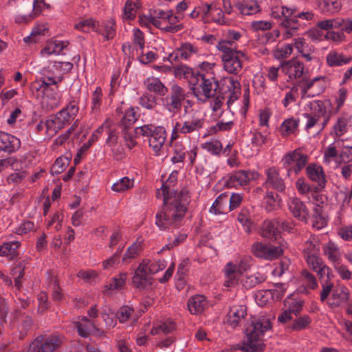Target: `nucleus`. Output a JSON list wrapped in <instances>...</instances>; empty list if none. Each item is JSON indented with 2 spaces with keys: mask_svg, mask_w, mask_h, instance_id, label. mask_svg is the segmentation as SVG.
<instances>
[{
  "mask_svg": "<svg viewBox=\"0 0 352 352\" xmlns=\"http://www.w3.org/2000/svg\"><path fill=\"white\" fill-rule=\"evenodd\" d=\"M260 234L261 236L273 239H277V236L279 235L276 228L274 226V223L270 221H265L261 228Z\"/></svg>",
  "mask_w": 352,
  "mask_h": 352,
  "instance_id": "nucleus-35",
  "label": "nucleus"
},
{
  "mask_svg": "<svg viewBox=\"0 0 352 352\" xmlns=\"http://www.w3.org/2000/svg\"><path fill=\"white\" fill-rule=\"evenodd\" d=\"M252 252L256 257L273 260L281 256L283 250L280 246L267 245L261 242L252 245Z\"/></svg>",
  "mask_w": 352,
  "mask_h": 352,
  "instance_id": "nucleus-11",
  "label": "nucleus"
},
{
  "mask_svg": "<svg viewBox=\"0 0 352 352\" xmlns=\"http://www.w3.org/2000/svg\"><path fill=\"white\" fill-rule=\"evenodd\" d=\"M181 19L182 17L175 16L173 14L172 16H170V19H169V21H168L169 25H166V27L163 28V31L164 32L176 33L182 30L184 28L183 24H177Z\"/></svg>",
  "mask_w": 352,
  "mask_h": 352,
  "instance_id": "nucleus-47",
  "label": "nucleus"
},
{
  "mask_svg": "<svg viewBox=\"0 0 352 352\" xmlns=\"http://www.w3.org/2000/svg\"><path fill=\"white\" fill-rule=\"evenodd\" d=\"M258 177L259 174L256 171L239 170L230 175L227 184L230 187L246 186L250 180H256Z\"/></svg>",
  "mask_w": 352,
  "mask_h": 352,
  "instance_id": "nucleus-14",
  "label": "nucleus"
},
{
  "mask_svg": "<svg viewBox=\"0 0 352 352\" xmlns=\"http://www.w3.org/2000/svg\"><path fill=\"white\" fill-rule=\"evenodd\" d=\"M287 206L290 213L295 219L305 223L307 222L309 212L302 201L296 197H290Z\"/></svg>",
  "mask_w": 352,
  "mask_h": 352,
  "instance_id": "nucleus-13",
  "label": "nucleus"
},
{
  "mask_svg": "<svg viewBox=\"0 0 352 352\" xmlns=\"http://www.w3.org/2000/svg\"><path fill=\"white\" fill-rule=\"evenodd\" d=\"M198 52L197 48L190 43H184L177 48L174 52L169 54V60L179 61L182 60H187L192 54Z\"/></svg>",
  "mask_w": 352,
  "mask_h": 352,
  "instance_id": "nucleus-18",
  "label": "nucleus"
},
{
  "mask_svg": "<svg viewBox=\"0 0 352 352\" xmlns=\"http://www.w3.org/2000/svg\"><path fill=\"white\" fill-rule=\"evenodd\" d=\"M197 72L186 65H180L173 67L174 76L176 78L186 80L188 84H190Z\"/></svg>",
  "mask_w": 352,
  "mask_h": 352,
  "instance_id": "nucleus-29",
  "label": "nucleus"
},
{
  "mask_svg": "<svg viewBox=\"0 0 352 352\" xmlns=\"http://www.w3.org/2000/svg\"><path fill=\"white\" fill-rule=\"evenodd\" d=\"M325 78L324 76L316 77L311 80L302 78L299 82L302 98L318 96L322 93L325 89Z\"/></svg>",
  "mask_w": 352,
  "mask_h": 352,
  "instance_id": "nucleus-9",
  "label": "nucleus"
},
{
  "mask_svg": "<svg viewBox=\"0 0 352 352\" xmlns=\"http://www.w3.org/2000/svg\"><path fill=\"white\" fill-rule=\"evenodd\" d=\"M65 126L56 116H51L46 120V132L49 135H54Z\"/></svg>",
  "mask_w": 352,
  "mask_h": 352,
  "instance_id": "nucleus-40",
  "label": "nucleus"
},
{
  "mask_svg": "<svg viewBox=\"0 0 352 352\" xmlns=\"http://www.w3.org/2000/svg\"><path fill=\"white\" fill-rule=\"evenodd\" d=\"M320 8L325 12H338L341 8L340 0H323L318 3Z\"/></svg>",
  "mask_w": 352,
  "mask_h": 352,
  "instance_id": "nucleus-42",
  "label": "nucleus"
},
{
  "mask_svg": "<svg viewBox=\"0 0 352 352\" xmlns=\"http://www.w3.org/2000/svg\"><path fill=\"white\" fill-rule=\"evenodd\" d=\"M101 26L102 28H98V30L101 31L100 34L104 36V40L109 41L115 37L116 34V25L114 19L111 18L103 21Z\"/></svg>",
  "mask_w": 352,
  "mask_h": 352,
  "instance_id": "nucleus-32",
  "label": "nucleus"
},
{
  "mask_svg": "<svg viewBox=\"0 0 352 352\" xmlns=\"http://www.w3.org/2000/svg\"><path fill=\"white\" fill-rule=\"evenodd\" d=\"M251 143L254 146L261 147L267 142L268 133H262L258 130L251 132Z\"/></svg>",
  "mask_w": 352,
  "mask_h": 352,
  "instance_id": "nucleus-50",
  "label": "nucleus"
},
{
  "mask_svg": "<svg viewBox=\"0 0 352 352\" xmlns=\"http://www.w3.org/2000/svg\"><path fill=\"white\" fill-rule=\"evenodd\" d=\"M349 296L348 288L344 285H338L333 289L332 295L328 298L327 303L331 307H338L346 302Z\"/></svg>",
  "mask_w": 352,
  "mask_h": 352,
  "instance_id": "nucleus-16",
  "label": "nucleus"
},
{
  "mask_svg": "<svg viewBox=\"0 0 352 352\" xmlns=\"http://www.w3.org/2000/svg\"><path fill=\"white\" fill-rule=\"evenodd\" d=\"M186 90L179 85L174 83L170 87V94L167 96L165 100V106L169 111L176 113L179 111L182 107V102L187 97Z\"/></svg>",
  "mask_w": 352,
  "mask_h": 352,
  "instance_id": "nucleus-8",
  "label": "nucleus"
},
{
  "mask_svg": "<svg viewBox=\"0 0 352 352\" xmlns=\"http://www.w3.org/2000/svg\"><path fill=\"white\" fill-rule=\"evenodd\" d=\"M279 196L273 192H268L265 197V209L268 212L275 210L278 207Z\"/></svg>",
  "mask_w": 352,
  "mask_h": 352,
  "instance_id": "nucleus-48",
  "label": "nucleus"
},
{
  "mask_svg": "<svg viewBox=\"0 0 352 352\" xmlns=\"http://www.w3.org/2000/svg\"><path fill=\"white\" fill-rule=\"evenodd\" d=\"M104 129V124L99 126L91 135L88 142L84 144L80 148V151H86L93 144V143L97 141L99 136L102 133Z\"/></svg>",
  "mask_w": 352,
  "mask_h": 352,
  "instance_id": "nucleus-61",
  "label": "nucleus"
},
{
  "mask_svg": "<svg viewBox=\"0 0 352 352\" xmlns=\"http://www.w3.org/2000/svg\"><path fill=\"white\" fill-rule=\"evenodd\" d=\"M195 97L200 101L206 102L214 98L217 94H222L219 83L212 74L197 72L189 84Z\"/></svg>",
  "mask_w": 352,
  "mask_h": 352,
  "instance_id": "nucleus-3",
  "label": "nucleus"
},
{
  "mask_svg": "<svg viewBox=\"0 0 352 352\" xmlns=\"http://www.w3.org/2000/svg\"><path fill=\"white\" fill-rule=\"evenodd\" d=\"M317 27L322 30L331 31L336 29L337 17L333 19H325L320 21L317 23Z\"/></svg>",
  "mask_w": 352,
  "mask_h": 352,
  "instance_id": "nucleus-62",
  "label": "nucleus"
},
{
  "mask_svg": "<svg viewBox=\"0 0 352 352\" xmlns=\"http://www.w3.org/2000/svg\"><path fill=\"white\" fill-rule=\"evenodd\" d=\"M45 29L43 26H37L33 28L30 36L23 38L25 43H36L38 41L39 38L44 35Z\"/></svg>",
  "mask_w": 352,
  "mask_h": 352,
  "instance_id": "nucleus-57",
  "label": "nucleus"
},
{
  "mask_svg": "<svg viewBox=\"0 0 352 352\" xmlns=\"http://www.w3.org/2000/svg\"><path fill=\"white\" fill-rule=\"evenodd\" d=\"M133 311V308L129 306H122L118 310L117 317L120 322H124L129 319Z\"/></svg>",
  "mask_w": 352,
  "mask_h": 352,
  "instance_id": "nucleus-63",
  "label": "nucleus"
},
{
  "mask_svg": "<svg viewBox=\"0 0 352 352\" xmlns=\"http://www.w3.org/2000/svg\"><path fill=\"white\" fill-rule=\"evenodd\" d=\"M144 85L148 91L160 96H165L168 91V88L164 83L158 78L155 77L146 78L144 81Z\"/></svg>",
  "mask_w": 352,
  "mask_h": 352,
  "instance_id": "nucleus-21",
  "label": "nucleus"
},
{
  "mask_svg": "<svg viewBox=\"0 0 352 352\" xmlns=\"http://www.w3.org/2000/svg\"><path fill=\"white\" fill-rule=\"evenodd\" d=\"M133 186V181H131L127 177H124L113 184L111 189L115 192H121L132 188Z\"/></svg>",
  "mask_w": 352,
  "mask_h": 352,
  "instance_id": "nucleus-51",
  "label": "nucleus"
},
{
  "mask_svg": "<svg viewBox=\"0 0 352 352\" xmlns=\"http://www.w3.org/2000/svg\"><path fill=\"white\" fill-rule=\"evenodd\" d=\"M204 123V117L197 111H191L190 116L184 122L182 125L179 122H176L173 127V134L180 132L186 135L198 131L203 128Z\"/></svg>",
  "mask_w": 352,
  "mask_h": 352,
  "instance_id": "nucleus-7",
  "label": "nucleus"
},
{
  "mask_svg": "<svg viewBox=\"0 0 352 352\" xmlns=\"http://www.w3.org/2000/svg\"><path fill=\"white\" fill-rule=\"evenodd\" d=\"M298 122L292 118L285 120L280 127V132L282 135L287 136L296 130Z\"/></svg>",
  "mask_w": 352,
  "mask_h": 352,
  "instance_id": "nucleus-45",
  "label": "nucleus"
},
{
  "mask_svg": "<svg viewBox=\"0 0 352 352\" xmlns=\"http://www.w3.org/2000/svg\"><path fill=\"white\" fill-rule=\"evenodd\" d=\"M280 68L281 72L292 80L300 78L302 76L305 66L303 63L297 58H293L289 60L282 61Z\"/></svg>",
  "mask_w": 352,
  "mask_h": 352,
  "instance_id": "nucleus-12",
  "label": "nucleus"
},
{
  "mask_svg": "<svg viewBox=\"0 0 352 352\" xmlns=\"http://www.w3.org/2000/svg\"><path fill=\"white\" fill-rule=\"evenodd\" d=\"M311 322V318L308 315H304L294 320L290 328L294 331H300L307 328Z\"/></svg>",
  "mask_w": 352,
  "mask_h": 352,
  "instance_id": "nucleus-52",
  "label": "nucleus"
},
{
  "mask_svg": "<svg viewBox=\"0 0 352 352\" xmlns=\"http://www.w3.org/2000/svg\"><path fill=\"white\" fill-rule=\"evenodd\" d=\"M139 104L147 109H153L157 106V98L146 93L139 98Z\"/></svg>",
  "mask_w": 352,
  "mask_h": 352,
  "instance_id": "nucleus-49",
  "label": "nucleus"
},
{
  "mask_svg": "<svg viewBox=\"0 0 352 352\" xmlns=\"http://www.w3.org/2000/svg\"><path fill=\"white\" fill-rule=\"evenodd\" d=\"M250 267L248 259H241L237 265L231 262L227 263L224 268V273L228 280L225 282L224 285L230 287L236 284L242 274L247 271Z\"/></svg>",
  "mask_w": 352,
  "mask_h": 352,
  "instance_id": "nucleus-10",
  "label": "nucleus"
},
{
  "mask_svg": "<svg viewBox=\"0 0 352 352\" xmlns=\"http://www.w3.org/2000/svg\"><path fill=\"white\" fill-rule=\"evenodd\" d=\"M24 263L23 262H20L17 265L12 268L11 272L12 275L14 276L15 286L18 289H20L21 285V279L24 276Z\"/></svg>",
  "mask_w": 352,
  "mask_h": 352,
  "instance_id": "nucleus-53",
  "label": "nucleus"
},
{
  "mask_svg": "<svg viewBox=\"0 0 352 352\" xmlns=\"http://www.w3.org/2000/svg\"><path fill=\"white\" fill-rule=\"evenodd\" d=\"M351 57H346L342 54L336 52H329L326 58L327 63L330 67H339L349 63Z\"/></svg>",
  "mask_w": 352,
  "mask_h": 352,
  "instance_id": "nucleus-31",
  "label": "nucleus"
},
{
  "mask_svg": "<svg viewBox=\"0 0 352 352\" xmlns=\"http://www.w3.org/2000/svg\"><path fill=\"white\" fill-rule=\"evenodd\" d=\"M234 6L238 8L241 14L244 15H251L260 11L259 6L256 1H237L234 3Z\"/></svg>",
  "mask_w": 352,
  "mask_h": 352,
  "instance_id": "nucleus-30",
  "label": "nucleus"
},
{
  "mask_svg": "<svg viewBox=\"0 0 352 352\" xmlns=\"http://www.w3.org/2000/svg\"><path fill=\"white\" fill-rule=\"evenodd\" d=\"M63 80L62 77H59L58 80H56L52 77H45L43 78L40 80L34 81L31 85V90L32 91H38L41 90L42 87H48V86L56 85L58 82H60ZM49 90L47 88L46 91Z\"/></svg>",
  "mask_w": 352,
  "mask_h": 352,
  "instance_id": "nucleus-38",
  "label": "nucleus"
},
{
  "mask_svg": "<svg viewBox=\"0 0 352 352\" xmlns=\"http://www.w3.org/2000/svg\"><path fill=\"white\" fill-rule=\"evenodd\" d=\"M177 171H173L161 187L163 206L155 216V224L161 230L181 226L190 202L189 191L186 188H183L179 192L171 189L177 182Z\"/></svg>",
  "mask_w": 352,
  "mask_h": 352,
  "instance_id": "nucleus-1",
  "label": "nucleus"
},
{
  "mask_svg": "<svg viewBox=\"0 0 352 352\" xmlns=\"http://www.w3.org/2000/svg\"><path fill=\"white\" fill-rule=\"evenodd\" d=\"M308 107L313 111L314 116L320 118L326 113V107L321 100H315L309 102Z\"/></svg>",
  "mask_w": 352,
  "mask_h": 352,
  "instance_id": "nucleus-56",
  "label": "nucleus"
},
{
  "mask_svg": "<svg viewBox=\"0 0 352 352\" xmlns=\"http://www.w3.org/2000/svg\"><path fill=\"white\" fill-rule=\"evenodd\" d=\"M281 14L283 16L282 21L280 25L285 28L296 30L298 28V16H296V10L282 7Z\"/></svg>",
  "mask_w": 352,
  "mask_h": 352,
  "instance_id": "nucleus-22",
  "label": "nucleus"
},
{
  "mask_svg": "<svg viewBox=\"0 0 352 352\" xmlns=\"http://www.w3.org/2000/svg\"><path fill=\"white\" fill-rule=\"evenodd\" d=\"M206 306V298L203 295L192 296L188 302V309L192 314H201Z\"/></svg>",
  "mask_w": 352,
  "mask_h": 352,
  "instance_id": "nucleus-26",
  "label": "nucleus"
},
{
  "mask_svg": "<svg viewBox=\"0 0 352 352\" xmlns=\"http://www.w3.org/2000/svg\"><path fill=\"white\" fill-rule=\"evenodd\" d=\"M324 256L333 264V266L340 262L341 254L338 247L332 241H329L323 245Z\"/></svg>",
  "mask_w": 352,
  "mask_h": 352,
  "instance_id": "nucleus-27",
  "label": "nucleus"
},
{
  "mask_svg": "<svg viewBox=\"0 0 352 352\" xmlns=\"http://www.w3.org/2000/svg\"><path fill=\"white\" fill-rule=\"evenodd\" d=\"M349 120L350 116L347 114H342L338 118L336 124L333 126V131L336 136L340 137L347 131Z\"/></svg>",
  "mask_w": 352,
  "mask_h": 352,
  "instance_id": "nucleus-39",
  "label": "nucleus"
},
{
  "mask_svg": "<svg viewBox=\"0 0 352 352\" xmlns=\"http://www.w3.org/2000/svg\"><path fill=\"white\" fill-rule=\"evenodd\" d=\"M266 280V276L260 273L246 275L243 280V286L245 289H251L257 285L263 283Z\"/></svg>",
  "mask_w": 352,
  "mask_h": 352,
  "instance_id": "nucleus-36",
  "label": "nucleus"
},
{
  "mask_svg": "<svg viewBox=\"0 0 352 352\" xmlns=\"http://www.w3.org/2000/svg\"><path fill=\"white\" fill-rule=\"evenodd\" d=\"M247 315V308L244 305H235L228 313L227 322L232 327H237Z\"/></svg>",
  "mask_w": 352,
  "mask_h": 352,
  "instance_id": "nucleus-20",
  "label": "nucleus"
},
{
  "mask_svg": "<svg viewBox=\"0 0 352 352\" xmlns=\"http://www.w3.org/2000/svg\"><path fill=\"white\" fill-rule=\"evenodd\" d=\"M307 177L311 181L317 183L320 189H323L327 184V179L323 168L316 164H310L306 168Z\"/></svg>",
  "mask_w": 352,
  "mask_h": 352,
  "instance_id": "nucleus-17",
  "label": "nucleus"
},
{
  "mask_svg": "<svg viewBox=\"0 0 352 352\" xmlns=\"http://www.w3.org/2000/svg\"><path fill=\"white\" fill-rule=\"evenodd\" d=\"M321 190L320 187H315L311 196L315 201L316 208H321L322 210L323 205L326 204L327 202V197L326 195L320 193Z\"/></svg>",
  "mask_w": 352,
  "mask_h": 352,
  "instance_id": "nucleus-60",
  "label": "nucleus"
},
{
  "mask_svg": "<svg viewBox=\"0 0 352 352\" xmlns=\"http://www.w3.org/2000/svg\"><path fill=\"white\" fill-rule=\"evenodd\" d=\"M142 263L146 265V270H148V273L151 274V275L156 274L158 272L164 270L166 266V263L164 260L151 261L148 259H144L142 261Z\"/></svg>",
  "mask_w": 352,
  "mask_h": 352,
  "instance_id": "nucleus-43",
  "label": "nucleus"
},
{
  "mask_svg": "<svg viewBox=\"0 0 352 352\" xmlns=\"http://www.w3.org/2000/svg\"><path fill=\"white\" fill-rule=\"evenodd\" d=\"M136 112L134 108H129L125 111L124 116L120 122L118 126L122 130H130L131 126L137 120Z\"/></svg>",
  "mask_w": 352,
  "mask_h": 352,
  "instance_id": "nucleus-34",
  "label": "nucleus"
},
{
  "mask_svg": "<svg viewBox=\"0 0 352 352\" xmlns=\"http://www.w3.org/2000/svg\"><path fill=\"white\" fill-rule=\"evenodd\" d=\"M69 163L67 157H60L56 159L51 168V173L52 175H58L61 173L66 168Z\"/></svg>",
  "mask_w": 352,
  "mask_h": 352,
  "instance_id": "nucleus-55",
  "label": "nucleus"
},
{
  "mask_svg": "<svg viewBox=\"0 0 352 352\" xmlns=\"http://www.w3.org/2000/svg\"><path fill=\"white\" fill-rule=\"evenodd\" d=\"M221 60L223 62V67L230 74H237L242 69L241 58L244 54L239 50H231L223 43L221 45Z\"/></svg>",
  "mask_w": 352,
  "mask_h": 352,
  "instance_id": "nucleus-5",
  "label": "nucleus"
},
{
  "mask_svg": "<svg viewBox=\"0 0 352 352\" xmlns=\"http://www.w3.org/2000/svg\"><path fill=\"white\" fill-rule=\"evenodd\" d=\"M319 250L320 246L318 239L315 236H311L305 243L303 252L305 256H307L311 254H317Z\"/></svg>",
  "mask_w": 352,
  "mask_h": 352,
  "instance_id": "nucleus-44",
  "label": "nucleus"
},
{
  "mask_svg": "<svg viewBox=\"0 0 352 352\" xmlns=\"http://www.w3.org/2000/svg\"><path fill=\"white\" fill-rule=\"evenodd\" d=\"M307 161L308 156L302 153L300 148L286 153L282 160L284 167L287 169L288 175L292 171L298 174L305 167Z\"/></svg>",
  "mask_w": 352,
  "mask_h": 352,
  "instance_id": "nucleus-6",
  "label": "nucleus"
},
{
  "mask_svg": "<svg viewBox=\"0 0 352 352\" xmlns=\"http://www.w3.org/2000/svg\"><path fill=\"white\" fill-rule=\"evenodd\" d=\"M203 148L213 155H218L222 150V144L219 141H212L205 143Z\"/></svg>",
  "mask_w": 352,
  "mask_h": 352,
  "instance_id": "nucleus-64",
  "label": "nucleus"
},
{
  "mask_svg": "<svg viewBox=\"0 0 352 352\" xmlns=\"http://www.w3.org/2000/svg\"><path fill=\"white\" fill-rule=\"evenodd\" d=\"M133 285L139 289H144L147 286L151 285L152 278L151 274L148 273L146 265L140 263L135 270L133 276L132 277Z\"/></svg>",
  "mask_w": 352,
  "mask_h": 352,
  "instance_id": "nucleus-15",
  "label": "nucleus"
},
{
  "mask_svg": "<svg viewBox=\"0 0 352 352\" xmlns=\"http://www.w3.org/2000/svg\"><path fill=\"white\" fill-rule=\"evenodd\" d=\"M285 305L288 304L287 309L296 316H297L302 309L303 301L296 299H291L290 300H285Z\"/></svg>",
  "mask_w": 352,
  "mask_h": 352,
  "instance_id": "nucleus-59",
  "label": "nucleus"
},
{
  "mask_svg": "<svg viewBox=\"0 0 352 352\" xmlns=\"http://www.w3.org/2000/svg\"><path fill=\"white\" fill-rule=\"evenodd\" d=\"M327 226V220L322 216V210L321 208H315L313 214L312 226L320 230Z\"/></svg>",
  "mask_w": 352,
  "mask_h": 352,
  "instance_id": "nucleus-46",
  "label": "nucleus"
},
{
  "mask_svg": "<svg viewBox=\"0 0 352 352\" xmlns=\"http://www.w3.org/2000/svg\"><path fill=\"white\" fill-rule=\"evenodd\" d=\"M75 325L78 334L83 338H87L91 332L100 331L94 323L87 317H83L80 321L76 322Z\"/></svg>",
  "mask_w": 352,
  "mask_h": 352,
  "instance_id": "nucleus-24",
  "label": "nucleus"
},
{
  "mask_svg": "<svg viewBox=\"0 0 352 352\" xmlns=\"http://www.w3.org/2000/svg\"><path fill=\"white\" fill-rule=\"evenodd\" d=\"M102 92V89L100 87H96L93 93L91 98L92 107L91 110L94 113H96L100 111V107L101 104Z\"/></svg>",
  "mask_w": 352,
  "mask_h": 352,
  "instance_id": "nucleus-58",
  "label": "nucleus"
},
{
  "mask_svg": "<svg viewBox=\"0 0 352 352\" xmlns=\"http://www.w3.org/2000/svg\"><path fill=\"white\" fill-rule=\"evenodd\" d=\"M19 243L18 241L3 243L0 246V256H5L12 259L18 256V248Z\"/></svg>",
  "mask_w": 352,
  "mask_h": 352,
  "instance_id": "nucleus-33",
  "label": "nucleus"
},
{
  "mask_svg": "<svg viewBox=\"0 0 352 352\" xmlns=\"http://www.w3.org/2000/svg\"><path fill=\"white\" fill-rule=\"evenodd\" d=\"M127 273L122 272L118 276L112 278L109 283L105 285V288L108 290L121 289L125 285Z\"/></svg>",
  "mask_w": 352,
  "mask_h": 352,
  "instance_id": "nucleus-41",
  "label": "nucleus"
},
{
  "mask_svg": "<svg viewBox=\"0 0 352 352\" xmlns=\"http://www.w3.org/2000/svg\"><path fill=\"white\" fill-rule=\"evenodd\" d=\"M153 137L148 139L149 146L156 152L159 151L165 143L166 131L162 126H157Z\"/></svg>",
  "mask_w": 352,
  "mask_h": 352,
  "instance_id": "nucleus-25",
  "label": "nucleus"
},
{
  "mask_svg": "<svg viewBox=\"0 0 352 352\" xmlns=\"http://www.w3.org/2000/svg\"><path fill=\"white\" fill-rule=\"evenodd\" d=\"M1 140L5 152L12 153L18 150L21 146L19 138L9 133L1 131Z\"/></svg>",
  "mask_w": 352,
  "mask_h": 352,
  "instance_id": "nucleus-28",
  "label": "nucleus"
},
{
  "mask_svg": "<svg viewBox=\"0 0 352 352\" xmlns=\"http://www.w3.org/2000/svg\"><path fill=\"white\" fill-rule=\"evenodd\" d=\"M99 26V21L92 18H89L76 23L74 25V28L77 30H80L84 32H88V30H87V28H91L96 32L101 33V31L98 30Z\"/></svg>",
  "mask_w": 352,
  "mask_h": 352,
  "instance_id": "nucleus-37",
  "label": "nucleus"
},
{
  "mask_svg": "<svg viewBox=\"0 0 352 352\" xmlns=\"http://www.w3.org/2000/svg\"><path fill=\"white\" fill-rule=\"evenodd\" d=\"M272 328L269 319L264 317L253 318L245 328V339L243 340L242 351L246 352L263 351L265 345L263 337L266 331Z\"/></svg>",
  "mask_w": 352,
  "mask_h": 352,
  "instance_id": "nucleus-2",
  "label": "nucleus"
},
{
  "mask_svg": "<svg viewBox=\"0 0 352 352\" xmlns=\"http://www.w3.org/2000/svg\"><path fill=\"white\" fill-rule=\"evenodd\" d=\"M228 195L222 193L217 197L213 204L212 205L210 212L214 214H221L228 213L229 210Z\"/></svg>",
  "mask_w": 352,
  "mask_h": 352,
  "instance_id": "nucleus-23",
  "label": "nucleus"
},
{
  "mask_svg": "<svg viewBox=\"0 0 352 352\" xmlns=\"http://www.w3.org/2000/svg\"><path fill=\"white\" fill-rule=\"evenodd\" d=\"M267 179L265 185L270 186L275 190L283 192L285 189V185L283 179L280 178L278 170L272 167L267 170Z\"/></svg>",
  "mask_w": 352,
  "mask_h": 352,
  "instance_id": "nucleus-19",
  "label": "nucleus"
},
{
  "mask_svg": "<svg viewBox=\"0 0 352 352\" xmlns=\"http://www.w3.org/2000/svg\"><path fill=\"white\" fill-rule=\"evenodd\" d=\"M336 29L342 33L350 34L352 32V18L337 17Z\"/></svg>",
  "mask_w": 352,
  "mask_h": 352,
  "instance_id": "nucleus-54",
  "label": "nucleus"
},
{
  "mask_svg": "<svg viewBox=\"0 0 352 352\" xmlns=\"http://www.w3.org/2000/svg\"><path fill=\"white\" fill-rule=\"evenodd\" d=\"M65 342V336L60 333L41 335L30 344L28 352H56Z\"/></svg>",
  "mask_w": 352,
  "mask_h": 352,
  "instance_id": "nucleus-4",
  "label": "nucleus"
}]
</instances>
